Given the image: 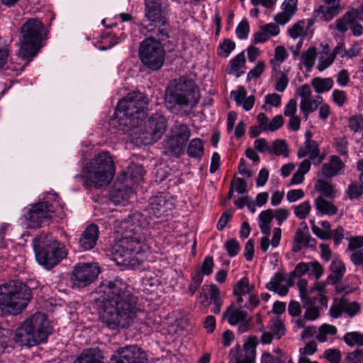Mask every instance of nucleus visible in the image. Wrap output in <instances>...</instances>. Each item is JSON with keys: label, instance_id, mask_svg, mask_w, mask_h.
Returning a JSON list of instances; mask_svg holds the SVG:
<instances>
[{"label": "nucleus", "instance_id": "f257e3e1", "mask_svg": "<svg viewBox=\"0 0 363 363\" xmlns=\"http://www.w3.org/2000/svg\"><path fill=\"white\" fill-rule=\"evenodd\" d=\"M96 293L102 297L100 319L110 330L129 328L143 313L134 288L119 277L102 281Z\"/></svg>", "mask_w": 363, "mask_h": 363}, {"label": "nucleus", "instance_id": "f03ea898", "mask_svg": "<svg viewBox=\"0 0 363 363\" xmlns=\"http://www.w3.org/2000/svg\"><path fill=\"white\" fill-rule=\"evenodd\" d=\"M116 233L121 238L112 247L114 260L118 264L133 269L140 267L147 259L150 228L141 213H135L128 219L115 222Z\"/></svg>", "mask_w": 363, "mask_h": 363}, {"label": "nucleus", "instance_id": "7ed1b4c3", "mask_svg": "<svg viewBox=\"0 0 363 363\" xmlns=\"http://www.w3.org/2000/svg\"><path fill=\"white\" fill-rule=\"evenodd\" d=\"M83 174L74 176V179L82 183L86 189L92 186L101 189L108 186L115 175V164L112 157L107 151L96 155L86 164Z\"/></svg>", "mask_w": 363, "mask_h": 363}, {"label": "nucleus", "instance_id": "20e7f679", "mask_svg": "<svg viewBox=\"0 0 363 363\" xmlns=\"http://www.w3.org/2000/svg\"><path fill=\"white\" fill-rule=\"evenodd\" d=\"M200 99L199 88L192 79L184 77L172 80L165 94V104L173 111L179 108H194Z\"/></svg>", "mask_w": 363, "mask_h": 363}, {"label": "nucleus", "instance_id": "39448f33", "mask_svg": "<svg viewBox=\"0 0 363 363\" xmlns=\"http://www.w3.org/2000/svg\"><path fill=\"white\" fill-rule=\"evenodd\" d=\"M32 298L27 284L12 280L0 286V309L11 315H17L24 310Z\"/></svg>", "mask_w": 363, "mask_h": 363}, {"label": "nucleus", "instance_id": "423d86ee", "mask_svg": "<svg viewBox=\"0 0 363 363\" xmlns=\"http://www.w3.org/2000/svg\"><path fill=\"white\" fill-rule=\"evenodd\" d=\"M35 258L39 264L50 269L67 257L64 244L50 234H41L33 240Z\"/></svg>", "mask_w": 363, "mask_h": 363}, {"label": "nucleus", "instance_id": "0eeeda50", "mask_svg": "<svg viewBox=\"0 0 363 363\" xmlns=\"http://www.w3.org/2000/svg\"><path fill=\"white\" fill-rule=\"evenodd\" d=\"M44 24L38 18L28 19L21 28L18 57L28 64L40 50Z\"/></svg>", "mask_w": 363, "mask_h": 363}, {"label": "nucleus", "instance_id": "6e6552de", "mask_svg": "<svg viewBox=\"0 0 363 363\" xmlns=\"http://www.w3.org/2000/svg\"><path fill=\"white\" fill-rule=\"evenodd\" d=\"M147 38L140 42L138 48L139 58L146 69L156 72L164 65L165 60V50L162 42L169 37L154 35L152 33L142 32Z\"/></svg>", "mask_w": 363, "mask_h": 363}, {"label": "nucleus", "instance_id": "1a4fd4ad", "mask_svg": "<svg viewBox=\"0 0 363 363\" xmlns=\"http://www.w3.org/2000/svg\"><path fill=\"white\" fill-rule=\"evenodd\" d=\"M145 17L150 21L143 26L141 32L154 35L169 37L170 26L163 14L162 0H145Z\"/></svg>", "mask_w": 363, "mask_h": 363}, {"label": "nucleus", "instance_id": "9d476101", "mask_svg": "<svg viewBox=\"0 0 363 363\" xmlns=\"http://www.w3.org/2000/svg\"><path fill=\"white\" fill-rule=\"evenodd\" d=\"M167 121L164 116L156 113L147 121L133 128L135 139L144 145H152L157 142L167 130Z\"/></svg>", "mask_w": 363, "mask_h": 363}, {"label": "nucleus", "instance_id": "9b49d317", "mask_svg": "<svg viewBox=\"0 0 363 363\" xmlns=\"http://www.w3.org/2000/svg\"><path fill=\"white\" fill-rule=\"evenodd\" d=\"M131 101L121 99L116 106L114 116L118 119L120 125L128 128H134L138 126L147 117V108H140L133 106Z\"/></svg>", "mask_w": 363, "mask_h": 363}, {"label": "nucleus", "instance_id": "f8f14e48", "mask_svg": "<svg viewBox=\"0 0 363 363\" xmlns=\"http://www.w3.org/2000/svg\"><path fill=\"white\" fill-rule=\"evenodd\" d=\"M25 210L24 217L30 228H40L52 218L55 213L53 205L47 201L30 204Z\"/></svg>", "mask_w": 363, "mask_h": 363}, {"label": "nucleus", "instance_id": "ddd939ff", "mask_svg": "<svg viewBox=\"0 0 363 363\" xmlns=\"http://www.w3.org/2000/svg\"><path fill=\"white\" fill-rule=\"evenodd\" d=\"M100 273L96 263H78L72 272L70 277L72 288H84L92 284Z\"/></svg>", "mask_w": 363, "mask_h": 363}, {"label": "nucleus", "instance_id": "4468645a", "mask_svg": "<svg viewBox=\"0 0 363 363\" xmlns=\"http://www.w3.org/2000/svg\"><path fill=\"white\" fill-rule=\"evenodd\" d=\"M223 318L227 320L230 325H239L238 331L240 333L247 332L250 329V323L252 320L247 312L243 309V307H237L234 303H232L223 312Z\"/></svg>", "mask_w": 363, "mask_h": 363}, {"label": "nucleus", "instance_id": "2eb2a0df", "mask_svg": "<svg viewBox=\"0 0 363 363\" xmlns=\"http://www.w3.org/2000/svg\"><path fill=\"white\" fill-rule=\"evenodd\" d=\"M257 337L250 336L243 345V352L237 345L230 350L229 363H255Z\"/></svg>", "mask_w": 363, "mask_h": 363}, {"label": "nucleus", "instance_id": "dca6fc26", "mask_svg": "<svg viewBox=\"0 0 363 363\" xmlns=\"http://www.w3.org/2000/svg\"><path fill=\"white\" fill-rule=\"evenodd\" d=\"M28 325L33 336H35V342L38 345L47 342L51 329L46 315L42 313H36L25 320Z\"/></svg>", "mask_w": 363, "mask_h": 363}, {"label": "nucleus", "instance_id": "f3484780", "mask_svg": "<svg viewBox=\"0 0 363 363\" xmlns=\"http://www.w3.org/2000/svg\"><path fill=\"white\" fill-rule=\"evenodd\" d=\"M145 355L140 349L135 345L126 346L117 350L110 363H145Z\"/></svg>", "mask_w": 363, "mask_h": 363}, {"label": "nucleus", "instance_id": "a211bd4d", "mask_svg": "<svg viewBox=\"0 0 363 363\" xmlns=\"http://www.w3.org/2000/svg\"><path fill=\"white\" fill-rule=\"evenodd\" d=\"M173 208V202L167 199V196L163 193H157L149 199V213L156 218L168 216L169 212Z\"/></svg>", "mask_w": 363, "mask_h": 363}, {"label": "nucleus", "instance_id": "6ab92c4d", "mask_svg": "<svg viewBox=\"0 0 363 363\" xmlns=\"http://www.w3.org/2000/svg\"><path fill=\"white\" fill-rule=\"evenodd\" d=\"M305 135L306 141L304 142V145L298 149L297 156L298 158H302L308 155L311 160H315L318 158L317 162H313V163L319 164L322 162L323 157H320L318 145L316 141L311 140V132L307 131Z\"/></svg>", "mask_w": 363, "mask_h": 363}, {"label": "nucleus", "instance_id": "aec40b11", "mask_svg": "<svg viewBox=\"0 0 363 363\" xmlns=\"http://www.w3.org/2000/svg\"><path fill=\"white\" fill-rule=\"evenodd\" d=\"M99 227L95 224L88 225L79 240L80 249L86 251L93 249L99 239Z\"/></svg>", "mask_w": 363, "mask_h": 363}, {"label": "nucleus", "instance_id": "412c9836", "mask_svg": "<svg viewBox=\"0 0 363 363\" xmlns=\"http://www.w3.org/2000/svg\"><path fill=\"white\" fill-rule=\"evenodd\" d=\"M30 329L24 320L20 326L17 328L15 332L13 340L21 347H31L38 345V342H35V336L32 335Z\"/></svg>", "mask_w": 363, "mask_h": 363}, {"label": "nucleus", "instance_id": "4be33fe9", "mask_svg": "<svg viewBox=\"0 0 363 363\" xmlns=\"http://www.w3.org/2000/svg\"><path fill=\"white\" fill-rule=\"evenodd\" d=\"M73 363H104L103 353L98 347L85 349Z\"/></svg>", "mask_w": 363, "mask_h": 363}, {"label": "nucleus", "instance_id": "5701e85b", "mask_svg": "<svg viewBox=\"0 0 363 363\" xmlns=\"http://www.w3.org/2000/svg\"><path fill=\"white\" fill-rule=\"evenodd\" d=\"M230 97L235 101L238 105H242L247 111L251 110L255 104V96L247 97V91L244 86H239L238 90L231 91Z\"/></svg>", "mask_w": 363, "mask_h": 363}, {"label": "nucleus", "instance_id": "b1692460", "mask_svg": "<svg viewBox=\"0 0 363 363\" xmlns=\"http://www.w3.org/2000/svg\"><path fill=\"white\" fill-rule=\"evenodd\" d=\"M345 167V164L338 156L333 155L330 157V161L325 163L322 167L323 174L328 178L335 177L338 172Z\"/></svg>", "mask_w": 363, "mask_h": 363}, {"label": "nucleus", "instance_id": "393cba45", "mask_svg": "<svg viewBox=\"0 0 363 363\" xmlns=\"http://www.w3.org/2000/svg\"><path fill=\"white\" fill-rule=\"evenodd\" d=\"M294 242L302 244L304 247L315 248L316 245V240L310 235L307 225H305L303 229L298 228L296 231Z\"/></svg>", "mask_w": 363, "mask_h": 363}, {"label": "nucleus", "instance_id": "a878e982", "mask_svg": "<svg viewBox=\"0 0 363 363\" xmlns=\"http://www.w3.org/2000/svg\"><path fill=\"white\" fill-rule=\"evenodd\" d=\"M185 145V143L171 135L164 142L165 153L170 156L179 157L184 152Z\"/></svg>", "mask_w": 363, "mask_h": 363}, {"label": "nucleus", "instance_id": "bb28decb", "mask_svg": "<svg viewBox=\"0 0 363 363\" xmlns=\"http://www.w3.org/2000/svg\"><path fill=\"white\" fill-rule=\"evenodd\" d=\"M332 273L328 277V282L335 284L341 281L345 273V267L339 259L334 260L330 265Z\"/></svg>", "mask_w": 363, "mask_h": 363}, {"label": "nucleus", "instance_id": "cd10ccee", "mask_svg": "<svg viewBox=\"0 0 363 363\" xmlns=\"http://www.w3.org/2000/svg\"><path fill=\"white\" fill-rule=\"evenodd\" d=\"M123 99L126 101H131L133 106H137L139 107V109L147 108L148 99L144 94L140 91H133L130 92Z\"/></svg>", "mask_w": 363, "mask_h": 363}, {"label": "nucleus", "instance_id": "c85d7f7f", "mask_svg": "<svg viewBox=\"0 0 363 363\" xmlns=\"http://www.w3.org/2000/svg\"><path fill=\"white\" fill-rule=\"evenodd\" d=\"M204 153V145L200 138L192 139L188 147L187 154L189 157L201 160Z\"/></svg>", "mask_w": 363, "mask_h": 363}, {"label": "nucleus", "instance_id": "c756f323", "mask_svg": "<svg viewBox=\"0 0 363 363\" xmlns=\"http://www.w3.org/2000/svg\"><path fill=\"white\" fill-rule=\"evenodd\" d=\"M255 285L250 284L247 277L238 280L233 286V293L234 295H247L253 292Z\"/></svg>", "mask_w": 363, "mask_h": 363}, {"label": "nucleus", "instance_id": "7c9ffc66", "mask_svg": "<svg viewBox=\"0 0 363 363\" xmlns=\"http://www.w3.org/2000/svg\"><path fill=\"white\" fill-rule=\"evenodd\" d=\"M245 62L244 52H242L237 55L229 62L228 74H234L236 72V77H240L243 74V72H239V69L245 66Z\"/></svg>", "mask_w": 363, "mask_h": 363}, {"label": "nucleus", "instance_id": "2f4dec72", "mask_svg": "<svg viewBox=\"0 0 363 363\" xmlns=\"http://www.w3.org/2000/svg\"><path fill=\"white\" fill-rule=\"evenodd\" d=\"M316 209L323 214L335 215L337 208L332 203L325 200L323 197H318L315 200Z\"/></svg>", "mask_w": 363, "mask_h": 363}, {"label": "nucleus", "instance_id": "473e14b6", "mask_svg": "<svg viewBox=\"0 0 363 363\" xmlns=\"http://www.w3.org/2000/svg\"><path fill=\"white\" fill-rule=\"evenodd\" d=\"M312 86L318 94L324 93L330 90L333 86V80L331 78L315 77L312 80Z\"/></svg>", "mask_w": 363, "mask_h": 363}, {"label": "nucleus", "instance_id": "72a5a7b5", "mask_svg": "<svg viewBox=\"0 0 363 363\" xmlns=\"http://www.w3.org/2000/svg\"><path fill=\"white\" fill-rule=\"evenodd\" d=\"M341 11L340 6H320L316 10V12L322 14V19L326 22L330 21Z\"/></svg>", "mask_w": 363, "mask_h": 363}, {"label": "nucleus", "instance_id": "f704fd0d", "mask_svg": "<svg viewBox=\"0 0 363 363\" xmlns=\"http://www.w3.org/2000/svg\"><path fill=\"white\" fill-rule=\"evenodd\" d=\"M315 189L324 197L334 198L335 196V190L332 184L328 182L318 179L315 184Z\"/></svg>", "mask_w": 363, "mask_h": 363}, {"label": "nucleus", "instance_id": "c9c22d12", "mask_svg": "<svg viewBox=\"0 0 363 363\" xmlns=\"http://www.w3.org/2000/svg\"><path fill=\"white\" fill-rule=\"evenodd\" d=\"M337 333V329L335 326L324 323L319 327L315 339L320 342H325L328 341V335H335Z\"/></svg>", "mask_w": 363, "mask_h": 363}, {"label": "nucleus", "instance_id": "e433bc0d", "mask_svg": "<svg viewBox=\"0 0 363 363\" xmlns=\"http://www.w3.org/2000/svg\"><path fill=\"white\" fill-rule=\"evenodd\" d=\"M10 52L9 45L6 40L0 38V72L8 69Z\"/></svg>", "mask_w": 363, "mask_h": 363}, {"label": "nucleus", "instance_id": "4c0bfd02", "mask_svg": "<svg viewBox=\"0 0 363 363\" xmlns=\"http://www.w3.org/2000/svg\"><path fill=\"white\" fill-rule=\"evenodd\" d=\"M190 130L185 124L176 125L172 130V136L186 144L190 137Z\"/></svg>", "mask_w": 363, "mask_h": 363}, {"label": "nucleus", "instance_id": "58836bf2", "mask_svg": "<svg viewBox=\"0 0 363 363\" xmlns=\"http://www.w3.org/2000/svg\"><path fill=\"white\" fill-rule=\"evenodd\" d=\"M343 340L350 347H362L363 334L359 332H348L343 336Z\"/></svg>", "mask_w": 363, "mask_h": 363}, {"label": "nucleus", "instance_id": "ea45409f", "mask_svg": "<svg viewBox=\"0 0 363 363\" xmlns=\"http://www.w3.org/2000/svg\"><path fill=\"white\" fill-rule=\"evenodd\" d=\"M355 20L350 11H347L341 18L336 21V29L341 33H345L350 27V24Z\"/></svg>", "mask_w": 363, "mask_h": 363}, {"label": "nucleus", "instance_id": "a19ab883", "mask_svg": "<svg viewBox=\"0 0 363 363\" xmlns=\"http://www.w3.org/2000/svg\"><path fill=\"white\" fill-rule=\"evenodd\" d=\"M235 43L230 38H225L217 48V54L222 57H228L235 49Z\"/></svg>", "mask_w": 363, "mask_h": 363}, {"label": "nucleus", "instance_id": "79ce46f5", "mask_svg": "<svg viewBox=\"0 0 363 363\" xmlns=\"http://www.w3.org/2000/svg\"><path fill=\"white\" fill-rule=\"evenodd\" d=\"M303 307L306 308L303 317L308 320H314L320 316V310L318 307L313 306L315 301L311 298L309 301H303Z\"/></svg>", "mask_w": 363, "mask_h": 363}, {"label": "nucleus", "instance_id": "37998d69", "mask_svg": "<svg viewBox=\"0 0 363 363\" xmlns=\"http://www.w3.org/2000/svg\"><path fill=\"white\" fill-rule=\"evenodd\" d=\"M269 152L274 153L276 155H283L284 157L289 156V147L286 142L284 140H276L273 142L272 147H270Z\"/></svg>", "mask_w": 363, "mask_h": 363}, {"label": "nucleus", "instance_id": "c03bdc74", "mask_svg": "<svg viewBox=\"0 0 363 363\" xmlns=\"http://www.w3.org/2000/svg\"><path fill=\"white\" fill-rule=\"evenodd\" d=\"M316 51L315 47H310L301 56V62L308 70H310L314 65Z\"/></svg>", "mask_w": 363, "mask_h": 363}, {"label": "nucleus", "instance_id": "a18cd8bd", "mask_svg": "<svg viewBox=\"0 0 363 363\" xmlns=\"http://www.w3.org/2000/svg\"><path fill=\"white\" fill-rule=\"evenodd\" d=\"M341 306L343 308L344 312L348 314L349 316L353 317L360 311V305L356 302H350L348 299L342 297L340 298Z\"/></svg>", "mask_w": 363, "mask_h": 363}, {"label": "nucleus", "instance_id": "49530a36", "mask_svg": "<svg viewBox=\"0 0 363 363\" xmlns=\"http://www.w3.org/2000/svg\"><path fill=\"white\" fill-rule=\"evenodd\" d=\"M295 216L299 219H305L309 214L311 210V206L308 201L302 202L298 206H294Z\"/></svg>", "mask_w": 363, "mask_h": 363}, {"label": "nucleus", "instance_id": "de8ad7c7", "mask_svg": "<svg viewBox=\"0 0 363 363\" xmlns=\"http://www.w3.org/2000/svg\"><path fill=\"white\" fill-rule=\"evenodd\" d=\"M300 109L303 112L305 119L307 120L310 113L315 111L317 109L315 103L312 101V99H301L300 103Z\"/></svg>", "mask_w": 363, "mask_h": 363}, {"label": "nucleus", "instance_id": "09e8293b", "mask_svg": "<svg viewBox=\"0 0 363 363\" xmlns=\"http://www.w3.org/2000/svg\"><path fill=\"white\" fill-rule=\"evenodd\" d=\"M203 277L200 272H195L191 274V283L188 286V292L193 296L203 282Z\"/></svg>", "mask_w": 363, "mask_h": 363}, {"label": "nucleus", "instance_id": "8fccbe9b", "mask_svg": "<svg viewBox=\"0 0 363 363\" xmlns=\"http://www.w3.org/2000/svg\"><path fill=\"white\" fill-rule=\"evenodd\" d=\"M286 329L284 324L282 320L279 318H277L273 320L271 327V333L277 339H280L284 335Z\"/></svg>", "mask_w": 363, "mask_h": 363}, {"label": "nucleus", "instance_id": "3c124183", "mask_svg": "<svg viewBox=\"0 0 363 363\" xmlns=\"http://www.w3.org/2000/svg\"><path fill=\"white\" fill-rule=\"evenodd\" d=\"M213 267L214 261L213 257L207 256L204 259L200 269L197 270L196 272H200L203 276H209L213 272Z\"/></svg>", "mask_w": 363, "mask_h": 363}, {"label": "nucleus", "instance_id": "603ef678", "mask_svg": "<svg viewBox=\"0 0 363 363\" xmlns=\"http://www.w3.org/2000/svg\"><path fill=\"white\" fill-rule=\"evenodd\" d=\"M347 194L350 199H357L363 194V187L361 184L352 183L349 185Z\"/></svg>", "mask_w": 363, "mask_h": 363}, {"label": "nucleus", "instance_id": "864d4df0", "mask_svg": "<svg viewBox=\"0 0 363 363\" xmlns=\"http://www.w3.org/2000/svg\"><path fill=\"white\" fill-rule=\"evenodd\" d=\"M250 32V26L247 20L241 21L238 25L235 33L239 39L244 40L247 39Z\"/></svg>", "mask_w": 363, "mask_h": 363}, {"label": "nucleus", "instance_id": "5fc2aeb1", "mask_svg": "<svg viewBox=\"0 0 363 363\" xmlns=\"http://www.w3.org/2000/svg\"><path fill=\"white\" fill-rule=\"evenodd\" d=\"M345 363H363V349H357L347 353Z\"/></svg>", "mask_w": 363, "mask_h": 363}, {"label": "nucleus", "instance_id": "6e6d98bb", "mask_svg": "<svg viewBox=\"0 0 363 363\" xmlns=\"http://www.w3.org/2000/svg\"><path fill=\"white\" fill-rule=\"evenodd\" d=\"M323 356L330 363H340L342 355L339 349L333 348L326 350Z\"/></svg>", "mask_w": 363, "mask_h": 363}, {"label": "nucleus", "instance_id": "4d7b16f0", "mask_svg": "<svg viewBox=\"0 0 363 363\" xmlns=\"http://www.w3.org/2000/svg\"><path fill=\"white\" fill-rule=\"evenodd\" d=\"M225 248L229 257H235L238 254L240 250V246L238 240L231 239L225 243Z\"/></svg>", "mask_w": 363, "mask_h": 363}, {"label": "nucleus", "instance_id": "13d9d810", "mask_svg": "<svg viewBox=\"0 0 363 363\" xmlns=\"http://www.w3.org/2000/svg\"><path fill=\"white\" fill-rule=\"evenodd\" d=\"M230 186L240 194H243L247 191V182L242 178L234 177L230 183Z\"/></svg>", "mask_w": 363, "mask_h": 363}, {"label": "nucleus", "instance_id": "bf43d9fd", "mask_svg": "<svg viewBox=\"0 0 363 363\" xmlns=\"http://www.w3.org/2000/svg\"><path fill=\"white\" fill-rule=\"evenodd\" d=\"M309 271L310 264H308V262H301L296 264L294 269L291 272V276L301 278Z\"/></svg>", "mask_w": 363, "mask_h": 363}, {"label": "nucleus", "instance_id": "052dcab7", "mask_svg": "<svg viewBox=\"0 0 363 363\" xmlns=\"http://www.w3.org/2000/svg\"><path fill=\"white\" fill-rule=\"evenodd\" d=\"M285 277L284 274L281 272H277L271 279V281L266 284V288L268 290H275L276 288L280 285L284 281Z\"/></svg>", "mask_w": 363, "mask_h": 363}, {"label": "nucleus", "instance_id": "680f3d73", "mask_svg": "<svg viewBox=\"0 0 363 363\" xmlns=\"http://www.w3.org/2000/svg\"><path fill=\"white\" fill-rule=\"evenodd\" d=\"M265 63L264 61H259L256 66L250 70L247 75V80L250 81L252 78H259L264 72Z\"/></svg>", "mask_w": 363, "mask_h": 363}, {"label": "nucleus", "instance_id": "e2e57ef3", "mask_svg": "<svg viewBox=\"0 0 363 363\" xmlns=\"http://www.w3.org/2000/svg\"><path fill=\"white\" fill-rule=\"evenodd\" d=\"M334 145L337 152L340 155H346L347 154L348 142L345 137L335 138L334 140Z\"/></svg>", "mask_w": 363, "mask_h": 363}, {"label": "nucleus", "instance_id": "0e129e2a", "mask_svg": "<svg viewBox=\"0 0 363 363\" xmlns=\"http://www.w3.org/2000/svg\"><path fill=\"white\" fill-rule=\"evenodd\" d=\"M305 23L303 21H298L291 28L288 30L289 35L291 38L296 39L299 37L304 29Z\"/></svg>", "mask_w": 363, "mask_h": 363}, {"label": "nucleus", "instance_id": "69168bd1", "mask_svg": "<svg viewBox=\"0 0 363 363\" xmlns=\"http://www.w3.org/2000/svg\"><path fill=\"white\" fill-rule=\"evenodd\" d=\"M274 218V210L267 209L259 215V224L270 225Z\"/></svg>", "mask_w": 363, "mask_h": 363}, {"label": "nucleus", "instance_id": "338daca9", "mask_svg": "<svg viewBox=\"0 0 363 363\" xmlns=\"http://www.w3.org/2000/svg\"><path fill=\"white\" fill-rule=\"evenodd\" d=\"M348 126L355 133L363 128V120L360 116H353L350 118Z\"/></svg>", "mask_w": 363, "mask_h": 363}, {"label": "nucleus", "instance_id": "774afa93", "mask_svg": "<svg viewBox=\"0 0 363 363\" xmlns=\"http://www.w3.org/2000/svg\"><path fill=\"white\" fill-rule=\"evenodd\" d=\"M284 125V118L281 115L275 116L269 123L267 131L274 132L280 128Z\"/></svg>", "mask_w": 363, "mask_h": 363}]
</instances>
